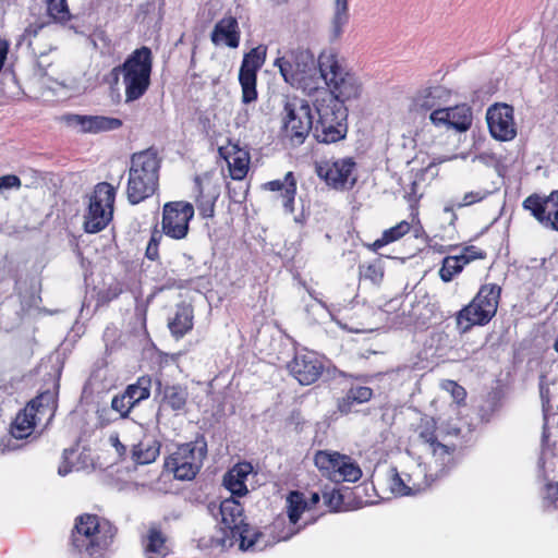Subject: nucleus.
<instances>
[{
  "label": "nucleus",
  "instance_id": "19",
  "mask_svg": "<svg viewBox=\"0 0 558 558\" xmlns=\"http://www.w3.org/2000/svg\"><path fill=\"white\" fill-rule=\"evenodd\" d=\"M522 206L541 225L558 231V190L545 197L533 193L523 201Z\"/></svg>",
  "mask_w": 558,
  "mask_h": 558
},
{
  "label": "nucleus",
  "instance_id": "34",
  "mask_svg": "<svg viewBox=\"0 0 558 558\" xmlns=\"http://www.w3.org/2000/svg\"><path fill=\"white\" fill-rule=\"evenodd\" d=\"M438 87H426L420 90L412 101V110L420 114L432 112L440 107Z\"/></svg>",
  "mask_w": 558,
  "mask_h": 558
},
{
  "label": "nucleus",
  "instance_id": "17",
  "mask_svg": "<svg viewBox=\"0 0 558 558\" xmlns=\"http://www.w3.org/2000/svg\"><path fill=\"white\" fill-rule=\"evenodd\" d=\"M473 109L466 102L439 108L429 113V121L433 125L454 130L458 133L468 132L473 125Z\"/></svg>",
  "mask_w": 558,
  "mask_h": 558
},
{
  "label": "nucleus",
  "instance_id": "11",
  "mask_svg": "<svg viewBox=\"0 0 558 558\" xmlns=\"http://www.w3.org/2000/svg\"><path fill=\"white\" fill-rule=\"evenodd\" d=\"M282 130L290 140H305L313 130V116L308 102L298 97H286L282 110Z\"/></svg>",
  "mask_w": 558,
  "mask_h": 558
},
{
  "label": "nucleus",
  "instance_id": "28",
  "mask_svg": "<svg viewBox=\"0 0 558 558\" xmlns=\"http://www.w3.org/2000/svg\"><path fill=\"white\" fill-rule=\"evenodd\" d=\"M253 472V465L248 461L235 463L223 476V485L234 496L242 497L248 493L246 487L247 476Z\"/></svg>",
  "mask_w": 558,
  "mask_h": 558
},
{
  "label": "nucleus",
  "instance_id": "48",
  "mask_svg": "<svg viewBox=\"0 0 558 558\" xmlns=\"http://www.w3.org/2000/svg\"><path fill=\"white\" fill-rule=\"evenodd\" d=\"M324 504L330 511H339L343 505V496L339 489L332 488L323 493Z\"/></svg>",
  "mask_w": 558,
  "mask_h": 558
},
{
  "label": "nucleus",
  "instance_id": "47",
  "mask_svg": "<svg viewBox=\"0 0 558 558\" xmlns=\"http://www.w3.org/2000/svg\"><path fill=\"white\" fill-rule=\"evenodd\" d=\"M50 24V21H35L34 23H31L21 35V38L19 40V44L26 43L28 47H31L33 50L34 48V39L39 35V33Z\"/></svg>",
  "mask_w": 558,
  "mask_h": 558
},
{
  "label": "nucleus",
  "instance_id": "59",
  "mask_svg": "<svg viewBox=\"0 0 558 558\" xmlns=\"http://www.w3.org/2000/svg\"><path fill=\"white\" fill-rule=\"evenodd\" d=\"M545 379H546L545 375L539 376V393H541V398H542L543 402L549 403V396H548L549 389H548V385L545 381Z\"/></svg>",
  "mask_w": 558,
  "mask_h": 558
},
{
  "label": "nucleus",
  "instance_id": "27",
  "mask_svg": "<svg viewBox=\"0 0 558 558\" xmlns=\"http://www.w3.org/2000/svg\"><path fill=\"white\" fill-rule=\"evenodd\" d=\"M168 329L175 340H180L193 330L194 308L186 302L175 305L173 315L168 318Z\"/></svg>",
  "mask_w": 558,
  "mask_h": 558
},
{
  "label": "nucleus",
  "instance_id": "10",
  "mask_svg": "<svg viewBox=\"0 0 558 558\" xmlns=\"http://www.w3.org/2000/svg\"><path fill=\"white\" fill-rule=\"evenodd\" d=\"M314 463L320 474L333 483H354L362 477L359 464L350 456L338 451L318 450Z\"/></svg>",
  "mask_w": 558,
  "mask_h": 558
},
{
  "label": "nucleus",
  "instance_id": "33",
  "mask_svg": "<svg viewBox=\"0 0 558 558\" xmlns=\"http://www.w3.org/2000/svg\"><path fill=\"white\" fill-rule=\"evenodd\" d=\"M145 553L149 558H166L169 555L167 537L159 526H150L145 543Z\"/></svg>",
  "mask_w": 558,
  "mask_h": 558
},
{
  "label": "nucleus",
  "instance_id": "57",
  "mask_svg": "<svg viewBox=\"0 0 558 558\" xmlns=\"http://www.w3.org/2000/svg\"><path fill=\"white\" fill-rule=\"evenodd\" d=\"M546 498L551 502L558 501V483L549 482L545 485Z\"/></svg>",
  "mask_w": 558,
  "mask_h": 558
},
{
  "label": "nucleus",
  "instance_id": "23",
  "mask_svg": "<svg viewBox=\"0 0 558 558\" xmlns=\"http://www.w3.org/2000/svg\"><path fill=\"white\" fill-rule=\"evenodd\" d=\"M482 143L483 142H472L468 150H456L450 155H444L438 158V161L445 162L458 158L463 160L471 158L472 161L478 160L485 166L493 167L497 171H500L501 168L505 167V163L507 161L505 149L502 147H499L498 149L483 150L481 148Z\"/></svg>",
  "mask_w": 558,
  "mask_h": 558
},
{
  "label": "nucleus",
  "instance_id": "38",
  "mask_svg": "<svg viewBox=\"0 0 558 558\" xmlns=\"http://www.w3.org/2000/svg\"><path fill=\"white\" fill-rule=\"evenodd\" d=\"M466 266L465 262L460 255H448L442 258L441 267L439 269V278L444 282H450L456 276L462 272Z\"/></svg>",
  "mask_w": 558,
  "mask_h": 558
},
{
  "label": "nucleus",
  "instance_id": "61",
  "mask_svg": "<svg viewBox=\"0 0 558 558\" xmlns=\"http://www.w3.org/2000/svg\"><path fill=\"white\" fill-rule=\"evenodd\" d=\"M320 500L318 493H312L310 500H307L308 510L313 509Z\"/></svg>",
  "mask_w": 558,
  "mask_h": 558
},
{
  "label": "nucleus",
  "instance_id": "12",
  "mask_svg": "<svg viewBox=\"0 0 558 558\" xmlns=\"http://www.w3.org/2000/svg\"><path fill=\"white\" fill-rule=\"evenodd\" d=\"M195 208L185 201H171L162 206L161 231L172 240L181 241L187 238L190 222L194 218Z\"/></svg>",
  "mask_w": 558,
  "mask_h": 558
},
{
  "label": "nucleus",
  "instance_id": "4",
  "mask_svg": "<svg viewBox=\"0 0 558 558\" xmlns=\"http://www.w3.org/2000/svg\"><path fill=\"white\" fill-rule=\"evenodd\" d=\"M161 157L156 148L149 147L131 157L126 197L137 205L155 194L158 189Z\"/></svg>",
  "mask_w": 558,
  "mask_h": 558
},
{
  "label": "nucleus",
  "instance_id": "7",
  "mask_svg": "<svg viewBox=\"0 0 558 558\" xmlns=\"http://www.w3.org/2000/svg\"><path fill=\"white\" fill-rule=\"evenodd\" d=\"M57 410L56 393L50 390L40 392L21 410L10 427V434L15 439H25L41 424H48Z\"/></svg>",
  "mask_w": 558,
  "mask_h": 558
},
{
  "label": "nucleus",
  "instance_id": "16",
  "mask_svg": "<svg viewBox=\"0 0 558 558\" xmlns=\"http://www.w3.org/2000/svg\"><path fill=\"white\" fill-rule=\"evenodd\" d=\"M220 197V184L214 171H206L194 178V203L201 218L213 219Z\"/></svg>",
  "mask_w": 558,
  "mask_h": 558
},
{
  "label": "nucleus",
  "instance_id": "26",
  "mask_svg": "<svg viewBox=\"0 0 558 558\" xmlns=\"http://www.w3.org/2000/svg\"><path fill=\"white\" fill-rule=\"evenodd\" d=\"M449 465H440L435 474H428L424 464H415L405 471L407 488L411 495H416L429 488L432 484L448 472Z\"/></svg>",
  "mask_w": 558,
  "mask_h": 558
},
{
  "label": "nucleus",
  "instance_id": "60",
  "mask_svg": "<svg viewBox=\"0 0 558 558\" xmlns=\"http://www.w3.org/2000/svg\"><path fill=\"white\" fill-rule=\"evenodd\" d=\"M111 441L120 454H124L126 452V447L119 440L118 436L111 437Z\"/></svg>",
  "mask_w": 558,
  "mask_h": 558
},
{
  "label": "nucleus",
  "instance_id": "13",
  "mask_svg": "<svg viewBox=\"0 0 558 558\" xmlns=\"http://www.w3.org/2000/svg\"><path fill=\"white\" fill-rule=\"evenodd\" d=\"M287 369L300 385L310 386L322 378L327 369V360L316 351L303 348L295 351L287 363Z\"/></svg>",
  "mask_w": 558,
  "mask_h": 558
},
{
  "label": "nucleus",
  "instance_id": "31",
  "mask_svg": "<svg viewBox=\"0 0 558 558\" xmlns=\"http://www.w3.org/2000/svg\"><path fill=\"white\" fill-rule=\"evenodd\" d=\"M499 189L496 186L494 182L488 185L481 186L476 190H472L465 192L459 202H449L444 210L446 213H454L456 209H461L463 207H470L475 204L482 203L494 195Z\"/></svg>",
  "mask_w": 558,
  "mask_h": 558
},
{
  "label": "nucleus",
  "instance_id": "46",
  "mask_svg": "<svg viewBox=\"0 0 558 558\" xmlns=\"http://www.w3.org/2000/svg\"><path fill=\"white\" fill-rule=\"evenodd\" d=\"M556 447V441L551 440V433L548 423L545 422L542 428L541 460L545 462L547 458L553 457L555 454Z\"/></svg>",
  "mask_w": 558,
  "mask_h": 558
},
{
  "label": "nucleus",
  "instance_id": "29",
  "mask_svg": "<svg viewBox=\"0 0 558 558\" xmlns=\"http://www.w3.org/2000/svg\"><path fill=\"white\" fill-rule=\"evenodd\" d=\"M160 449L161 442L158 439L144 437L137 444L133 445L131 459L135 464H150L159 457Z\"/></svg>",
  "mask_w": 558,
  "mask_h": 558
},
{
  "label": "nucleus",
  "instance_id": "41",
  "mask_svg": "<svg viewBox=\"0 0 558 558\" xmlns=\"http://www.w3.org/2000/svg\"><path fill=\"white\" fill-rule=\"evenodd\" d=\"M50 22H68L71 17L66 0H45Z\"/></svg>",
  "mask_w": 558,
  "mask_h": 558
},
{
  "label": "nucleus",
  "instance_id": "3",
  "mask_svg": "<svg viewBox=\"0 0 558 558\" xmlns=\"http://www.w3.org/2000/svg\"><path fill=\"white\" fill-rule=\"evenodd\" d=\"M283 81L291 87L312 95L319 90L320 73L314 54L301 47L289 49L275 59Z\"/></svg>",
  "mask_w": 558,
  "mask_h": 558
},
{
  "label": "nucleus",
  "instance_id": "54",
  "mask_svg": "<svg viewBox=\"0 0 558 558\" xmlns=\"http://www.w3.org/2000/svg\"><path fill=\"white\" fill-rule=\"evenodd\" d=\"M354 404L357 403L356 401L352 400V396L348 390L347 393L338 400L337 408L340 413L349 414L352 411Z\"/></svg>",
  "mask_w": 558,
  "mask_h": 558
},
{
  "label": "nucleus",
  "instance_id": "52",
  "mask_svg": "<svg viewBox=\"0 0 558 558\" xmlns=\"http://www.w3.org/2000/svg\"><path fill=\"white\" fill-rule=\"evenodd\" d=\"M352 400L356 401L357 404L369 401L374 395L373 389L367 386H355L349 389Z\"/></svg>",
  "mask_w": 558,
  "mask_h": 558
},
{
  "label": "nucleus",
  "instance_id": "55",
  "mask_svg": "<svg viewBox=\"0 0 558 558\" xmlns=\"http://www.w3.org/2000/svg\"><path fill=\"white\" fill-rule=\"evenodd\" d=\"M120 76H122V69H119V65H117L109 73L104 75L102 83L114 88L119 84Z\"/></svg>",
  "mask_w": 558,
  "mask_h": 558
},
{
  "label": "nucleus",
  "instance_id": "1",
  "mask_svg": "<svg viewBox=\"0 0 558 558\" xmlns=\"http://www.w3.org/2000/svg\"><path fill=\"white\" fill-rule=\"evenodd\" d=\"M320 78L325 81L328 90L323 89L322 98H316L314 106L318 113L314 128V137L319 140H344L348 132V109L344 102L360 96L361 84L354 74L345 71L337 52L324 50L318 56Z\"/></svg>",
  "mask_w": 558,
  "mask_h": 558
},
{
  "label": "nucleus",
  "instance_id": "44",
  "mask_svg": "<svg viewBox=\"0 0 558 558\" xmlns=\"http://www.w3.org/2000/svg\"><path fill=\"white\" fill-rule=\"evenodd\" d=\"M388 482L393 494L400 496L411 495L410 490L407 488L405 471L398 472L396 468L390 469Z\"/></svg>",
  "mask_w": 558,
  "mask_h": 558
},
{
  "label": "nucleus",
  "instance_id": "5",
  "mask_svg": "<svg viewBox=\"0 0 558 558\" xmlns=\"http://www.w3.org/2000/svg\"><path fill=\"white\" fill-rule=\"evenodd\" d=\"M500 295L497 283L482 284L471 302L456 313L457 330L463 335L475 326H486L497 313Z\"/></svg>",
  "mask_w": 558,
  "mask_h": 558
},
{
  "label": "nucleus",
  "instance_id": "63",
  "mask_svg": "<svg viewBox=\"0 0 558 558\" xmlns=\"http://www.w3.org/2000/svg\"><path fill=\"white\" fill-rule=\"evenodd\" d=\"M456 248H457V245H449V246H447V247L440 246V247H439V250H438V252H439V253H445V252H447V251H453V250H456Z\"/></svg>",
  "mask_w": 558,
  "mask_h": 558
},
{
  "label": "nucleus",
  "instance_id": "24",
  "mask_svg": "<svg viewBox=\"0 0 558 558\" xmlns=\"http://www.w3.org/2000/svg\"><path fill=\"white\" fill-rule=\"evenodd\" d=\"M157 396L160 398V409L171 410L175 414H180L185 411L190 393L185 385H162L161 381L158 380Z\"/></svg>",
  "mask_w": 558,
  "mask_h": 558
},
{
  "label": "nucleus",
  "instance_id": "42",
  "mask_svg": "<svg viewBox=\"0 0 558 558\" xmlns=\"http://www.w3.org/2000/svg\"><path fill=\"white\" fill-rule=\"evenodd\" d=\"M360 279L369 280L373 283H379L384 278V267L379 259L359 266Z\"/></svg>",
  "mask_w": 558,
  "mask_h": 558
},
{
  "label": "nucleus",
  "instance_id": "32",
  "mask_svg": "<svg viewBox=\"0 0 558 558\" xmlns=\"http://www.w3.org/2000/svg\"><path fill=\"white\" fill-rule=\"evenodd\" d=\"M219 509L225 530L230 532L244 522L243 507L233 497L222 500Z\"/></svg>",
  "mask_w": 558,
  "mask_h": 558
},
{
  "label": "nucleus",
  "instance_id": "18",
  "mask_svg": "<svg viewBox=\"0 0 558 558\" xmlns=\"http://www.w3.org/2000/svg\"><path fill=\"white\" fill-rule=\"evenodd\" d=\"M488 131L494 140H514L517 123L514 109L505 102H495L486 110Z\"/></svg>",
  "mask_w": 558,
  "mask_h": 558
},
{
  "label": "nucleus",
  "instance_id": "45",
  "mask_svg": "<svg viewBox=\"0 0 558 558\" xmlns=\"http://www.w3.org/2000/svg\"><path fill=\"white\" fill-rule=\"evenodd\" d=\"M133 408H135V404L129 399L124 391L113 396L111 400V409L119 413L120 418H128Z\"/></svg>",
  "mask_w": 558,
  "mask_h": 558
},
{
  "label": "nucleus",
  "instance_id": "56",
  "mask_svg": "<svg viewBox=\"0 0 558 558\" xmlns=\"http://www.w3.org/2000/svg\"><path fill=\"white\" fill-rule=\"evenodd\" d=\"M415 187H416V183L413 182L412 183V192L408 193V195H407L408 202L410 203V207H411L412 221H414V219L417 218V216H418V201L421 198V196L416 195Z\"/></svg>",
  "mask_w": 558,
  "mask_h": 558
},
{
  "label": "nucleus",
  "instance_id": "20",
  "mask_svg": "<svg viewBox=\"0 0 558 558\" xmlns=\"http://www.w3.org/2000/svg\"><path fill=\"white\" fill-rule=\"evenodd\" d=\"M354 168L355 162L352 158L326 160L316 165V173L328 186L345 190L355 183V179H351Z\"/></svg>",
  "mask_w": 558,
  "mask_h": 558
},
{
  "label": "nucleus",
  "instance_id": "39",
  "mask_svg": "<svg viewBox=\"0 0 558 558\" xmlns=\"http://www.w3.org/2000/svg\"><path fill=\"white\" fill-rule=\"evenodd\" d=\"M348 0H335L333 16L331 21L333 37L338 38L343 32V27L349 22Z\"/></svg>",
  "mask_w": 558,
  "mask_h": 558
},
{
  "label": "nucleus",
  "instance_id": "40",
  "mask_svg": "<svg viewBox=\"0 0 558 558\" xmlns=\"http://www.w3.org/2000/svg\"><path fill=\"white\" fill-rule=\"evenodd\" d=\"M236 527L238 529L230 531V536L240 541V547L242 549H247L254 546L257 542V536L260 533L256 532L248 523L245 522L238 525Z\"/></svg>",
  "mask_w": 558,
  "mask_h": 558
},
{
  "label": "nucleus",
  "instance_id": "35",
  "mask_svg": "<svg viewBox=\"0 0 558 558\" xmlns=\"http://www.w3.org/2000/svg\"><path fill=\"white\" fill-rule=\"evenodd\" d=\"M411 230V223L407 220H402L396 226L385 230L381 234V236L377 240H375L373 243L364 244L365 247H367L369 251L376 253L381 247L393 243L401 238H403L405 234H408Z\"/></svg>",
  "mask_w": 558,
  "mask_h": 558
},
{
  "label": "nucleus",
  "instance_id": "25",
  "mask_svg": "<svg viewBox=\"0 0 558 558\" xmlns=\"http://www.w3.org/2000/svg\"><path fill=\"white\" fill-rule=\"evenodd\" d=\"M210 40L215 46L238 48L241 40V31L236 17L226 15L219 20L211 31Z\"/></svg>",
  "mask_w": 558,
  "mask_h": 558
},
{
  "label": "nucleus",
  "instance_id": "62",
  "mask_svg": "<svg viewBox=\"0 0 558 558\" xmlns=\"http://www.w3.org/2000/svg\"><path fill=\"white\" fill-rule=\"evenodd\" d=\"M9 441H10L9 437H8V441L7 442L4 441V438L1 439V441H0V453H5L7 451L10 450Z\"/></svg>",
  "mask_w": 558,
  "mask_h": 558
},
{
  "label": "nucleus",
  "instance_id": "50",
  "mask_svg": "<svg viewBox=\"0 0 558 558\" xmlns=\"http://www.w3.org/2000/svg\"><path fill=\"white\" fill-rule=\"evenodd\" d=\"M442 388L445 390H447L448 392H450V395L452 396L453 400L458 404H464L465 403L466 390L464 389V387L459 385L457 381L448 379V380H446L442 384Z\"/></svg>",
  "mask_w": 558,
  "mask_h": 558
},
{
  "label": "nucleus",
  "instance_id": "43",
  "mask_svg": "<svg viewBox=\"0 0 558 558\" xmlns=\"http://www.w3.org/2000/svg\"><path fill=\"white\" fill-rule=\"evenodd\" d=\"M123 292L120 282H114L105 289H101L96 294V307L107 306L110 302L117 300Z\"/></svg>",
  "mask_w": 558,
  "mask_h": 558
},
{
  "label": "nucleus",
  "instance_id": "22",
  "mask_svg": "<svg viewBox=\"0 0 558 558\" xmlns=\"http://www.w3.org/2000/svg\"><path fill=\"white\" fill-rule=\"evenodd\" d=\"M66 126L81 133H100L118 130L122 126V120L105 116H87L68 113L61 117Z\"/></svg>",
  "mask_w": 558,
  "mask_h": 558
},
{
  "label": "nucleus",
  "instance_id": "58",
  "mask_svg": "<svg viewBox=\"0 0 558 558\" xmlns=\"http://www.w3.org/2000/svg\"><path fill=\"white\" fill-rule=\"evenodd\" d=\"M10 49V43L0 36V72L3 69Z\"/></svg>",
  "mask_w": 558,
  "mask_h": 558
},
{
  "label": "nucleus",
  "instance_id": "30",
  "mask_svg": "<svg viewBox=\"0 0 558 558\" xmlns=\"http://www.w3.org/2000/svg\"><path fill=\"white\" fill-rule=\"evenodd\" d=\"M264 189L278 192L281 191L283 207L292 213L294 210V199L296 195V180L292 171L286 173L284 179L272 180L264 184Z\"/></svg>",
  "mask_w": 558,
  "mask_h": 558
},
{
  "label": "nucleus",
  "instance_id": "6",
  "mask_svg": "<svg viewBox=\"0 0 558 558\" xmlns=\"http://www.w3.org/2000/svg\"><path fill=\"white\" fill-rule=\"evenodd\" d=\"M119 69H122L125 102L141 99L150 86L151 49L147 46L136 48L125 58L122 64H119Z\"/></svg>",
  "mask_w": 558,
  "mask_h": 558
},
{
  "label": "nucleus",
  "instance_id": "51",
  "mask_svg": "<svg viewBox=\"0 0 558 558\" xmlns=\"http://www.w3.org/2000/svg\"><path fill=\"white\" fill-rule=\"evenodd\" d=\"M161 239L162 234L158 230H154L145 252V255L148 259L157 260L159 258L158 247Z\"/></svg>",
  "mask_w": 558,
  "mask_h": 558
},
{
  "label": "nucleus",
  "instance_id": "36",
  "mask_svg": "<svg viewBox=\"0 0 558 558\" xmlns=\"http://www.w3.org/2000/svg\"><path fill=\"white\" fill-rule=\"evenodd\" d=\"M151 384L153 380L149 375H142L135 383L128 385L123 391L136 407L150 397Z\"/></svg>",
  "mask_w": 558,
  "mask_h": 558
},
{
  "label": "nucleus",
  "instance_id": "8",
  "mask_svg": "<svg viewBox=\"0 0 558 558\" xmlns=\"http://www.w3.org/2000/svg\"><path fill=\"white\" fill-rule=\"evenodd\" d=\"M207 456V444L204 436L193 441L180 444L175 450L165 458V470L178 481H192L203 468Z\"/></svg>",
  "mask_w": 558,
  "mask_h": 558
},
{
  "label": "nucleus",
  "instance_id": "14",
  "mask_svg": "<svg viewBox=\"0 0 558 558\" xmlns=\"http://www.w3.org/2000/svg\"><path fill=\"white\" fill-rule=\"evenodd\" d=\"M266 56L267 47L265 45H258L243 56L239 71L243 104H251L257 99V73L263 68Z\"/></svg>",
  "mask_w": 558,
  "mask_h": 558
},
{
  "label": "nucleus",
  "instance_id": "2",
  "mask_svg": "<svg viewBox=\"0 0 558 558\" xmlns=\"http://www.w3.org/2000/svg\"><path fill=\"white\" fill-rule=\"evenodd\" d=\"M117 533L118 527L109 519L85 512L74 519L70 546L77 555L87 558H105Z\"/></svg>",
  "mask_w": 558,
  "mask_h": 558
},
{
  "label": "nucleus",
  "instance_id": "37",
  "mask_svg": "<svg viewBox=\"0 0 558 558\" xmlns=\"http://www.w3.org/2000/svg\"><path fill=\"white\" fill-rule=\"evenodd\" d=\"M308 510L307 500L302 492L292 490L287 497V513L289 521L296 524L304 511Z\"/></svg>",
  "mask_w": 558,
  "mask_h": 558
},
{
  "label": "nucleus",
  "instance_id": "53",
  "mask_svg": "<svg viewBox=\"0 0 558 558\" xmlns=\"http://www.w3.org/2000/svg\"><path fill=\"white\" fill-rule=\"evenodd\" d=\"M21 179L15 174H5L0 177V192L11 189H20Z\"/></svg>",
  "mask_w": 558,
  "mask_h": 558
},
{
  "label": "nucleus",
  "instance_id": "49",
  "mask_svg": "<svg viewBox=\"0 0 558 558\" xmlns=\"http://www.w3.org/2000/svg\"><path fill=\"white\" fill-rule=\"evenodd\" d=\"M459 255L466 265L474 260L485 259L487 257L486 251L475 245L463 246Z\"/></svg>",
  "mask_w": 558,
  "mask_h": 558
},
{
  "label": "nucleus",
  "instance_id": "9",
  "mask_svg": "<svg viewBox=\"0 0 558 558\" xmlns=\"http://www.w3.org/2000/svg\"><path fill=\"white\" fill-rule=\"evenodd\" d=\"M116 194L117 189L108 182H99L95 185L84 216L85 232L98 233L111 222Z\"/></svg>",
  "mask_w": 558,
  "mask_h": 558
},
{
  "label": "nucleus",
  "instance_id": "64",
  "mask_svg": "<svg viewBox=\"0 0 558 558\" xmlns=\"http://www.w3.org/2000/svg\"><path fill=\"white\" fill-rule=\"evenodd\" d=\"M553 349L558 353V338L555 339V342L553 344Z\"/></svg>",
  "mask_w": 558,
  "mask_h": 558
},
{
  "label": "nucleus",
  "instance_id": "21",
  "mask_svg": "<svg viewBox=\"0 0 558 558\" xmlns=\"http://www.w3.org/2000/svg\"><path fill=\"white\" fill-rule=\"evenodd\" d=\"M218 153L226 161L232 180L242 181L246 178L251 165V153L246 143L241 145V142H227L218 147Z\"/></svg>",
  "mask_w": 558,
  "mask_h": 558
},
{
  "label": "nucleus",
  "instance_id": "15",
  "mask_svg": "<svg viewBox=\"0 0 558 558\" xmlns=\"http://www.w3.org/2000/svg\"><path fill=\"white\" fill-rule=\"evenodd\" d=\"M438 425L435 417L424 414L413 426L415 441L425 446L433 456L438 457L439 465L448 466L453 462L454 447L447 446L438 440Z\"/></svg>",
  "mask_w": 558,
  "mask_h": 558
}]
</instances>
